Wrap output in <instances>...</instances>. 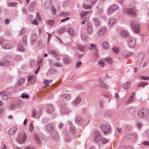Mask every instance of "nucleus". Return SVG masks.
<instances>
[{
  "instance_id": "1",
  "label": "nucleus",
  "mask_w": 149,
  "mask_h": 149,
  "mask_svg": "<svg viewBox=\"0 0 149 149\" xmlns=\"http://www.w3.org/2000/svg\"><path fill=\"white\" fill-rule=\"evenodd\" d=\"M102 133L104 134H109L111 130V126L109 124H103L100 127Z\"/></svg>"
},
{
  "instance_id": "2",
  "label": "nucleus",
  "mask_w": 149,
  "mask_h": 149,
  "mask_svg": "<svg viewBox=\"0 0 149 149\" xmlns=\"http://www.w3.org/2000/svg\"><path fill=\"white\" fill-rule=\"evenodd\" d=\"M145 56V53L143 52L139 53L135 59V63L136 65H139L143 62Z\"/></svg>"
},
{
  "instance_id": "3",
  "label": "nucleus",
  "mask_w": 149,
  "mask_h": 149,
  "mask_svg": "<svg viewBox=\"0 0 149 149\" xmlns=\"http://www.w3.org/2000/svg\"><path fill=\"white\" fill-rule=\"evenodd\" d=\"M27 136L25 133L23 132L19 134L16 139L17 141L20 144L24 143L26 140Z\"/></svg>"
},
{
  "instance_id": "4",
  "label": "nucleus",
  "mask_w": 149,
  "mask_h": 149,
  "mask_svg": "<svg viewBox=\"0 0 149 149\" xmlns=\"http://www.w3.org/2000/svg\"><path fill=\"white\" fill-rule=\"evenodd\" d=\"M102 134L99 130H96L94 132V141L98 142L102 138Z\"/></svg>"
},
{
  "instance_id": "5",
  "label": "nucleus",
  "mask_w": 149,
  "mask_h": 149,
  "mask_svg": "<svg viewBox=\"0 0 149 149\" xmlns=\"http://www.w3.org/2000/svg\"><path fill=\"white\" fill-rule=\"evenodd\" d=\"M149 114V111L145 108L140 109L138 113V116L141 118L145 117Z\"/></svg>"
},
{
  "instance_id": "6",
  "label": "nucleus",
  "mask_w": 149,
  "mask_h": 149,
  "mask_svg": "<svg viewBox=\"0 0 149 149\" xmlns=\"http://www.w3.org/2000/svg\"><path fill=\"white\" fill-rule=\"evenodd\" d=\"M1 94V96L4 100H6L8 99L11 95L12 92L10 91L8 92L7 91L0 92Z\"/></svg>"
},
{
  "instance_id": "7",
  "label": "nucleus",
  "mask_w": 149,
  "mask_h": 149,
  "mask_svg": "<svg viewBox=\"0 0 149 149\" xmlns=\"http://www.w3.org/2000/svg\"><path fill=\"white\" fill-rule=\"evenodd\" d=\"M127 44L129 47L131 48H133L136 45V42L135 38L133 37L129 38L127 41Z\"/></svg>"
},
{
  "instance_id": "8",
  "label": "nucleus",
  "mask_w": 149,
  "mask_h": 149,
  "mask_svg": "<svg viewBox=\"0 0 149 149\" xmlns=\"http://www.w3.org/2000/svg\"><path fill=\"white\" fill-rule=\"evenodd\" d=\"M131 25L132 29L135 33H138L140 32V27L139 24L132 23L131 24Z\"/></svg>"
},
{
  "instance_id": "9",
  "label": "nucleus",
  "mask_w": 149,
  "mask_h": 149,
  "mask_svg": "<svg viewBox=\"0 0 149 149\" xmlns=\"http://www.w3.org/2000/svg\"><path fill=\"white\" fill-rule=\"evenodd\" d=\"M123 11L124 12L129 15L133 16L136 15V11L133 8H124Z\"/></svg>"
},
{
  "instance_id": "10",
  "label": "nucleus",
  "mask_w": 149,
  "mask_h": 149,
  "mask_svg": "<svg viewBox=\"0 0 149 149\" xmlns=\"http://www.w3.org/2000/svg\"><path fill=\"white\" fill-rule=\"evenodd\" d=\"M118 6L116 4H114L111 6L109 8L107 12L108 14L110 15L111 14L113 11L118 9Z\"/></svg>"
},
{
  "instance_id": "11",
  "label": "nucleus",
  "mask_w": 149,
  "mask_h": 149,
  "mask_svg": "<svg viewBox=\"0 0 149 149\" xmlns=\"http://www.w3.org/2000/svg\"><path fill=\"white\" fill-rule=\"evenodd\" d=\"M36 79V76H30L28 77V81H31L30 83L31 84H33L35 82Z\"/></svg>"
},
{
  "instance_id": "12",
  "label": "nucleus",
  "mask_w": 149,
  "mask_h": 149,
  "mask_svg": "<svg viewBox=\"0 0 149 149\" xmlns=\"http://www.w3.org/2000/svg\"><path fill=\"white\" fill-rule=\"evenodd\" d=\"M106 30L105 27H102L97 31V34L98 36H102L106 32Z\"/></svg>"
},
{
  "instance_id": "13",
  "label": "nucleus",
  "mask_w": 149,
  "mask_h": 149,
  "mask_svg": "<svg viewBox=\"0 0 149 149\" xmlns=\"http://www.w3.org/2000/svg\"><path fill=\"white\" fill-rule=\"evenodd\" d=\"M17 129V127L14 126L9 130L8 132L10 135H13L16 132Z\"/></svg>"
},
{
  "instance_id": "14",
  "label": "nucleus",
  "mask_w": 149,
  "mask_h": 149,
  "mask_svg": "<svg viewBox=\"0 0 149 149\" xmlns=\"http://www.w3.org/2000/svg\"><path fill=\"white\" fill-rule=\"evenodd\" d=\"M13 45L10 43H7L4 44L2 45V47L5 49H11Z\"/></svg>"
},
{
  "instance_id": "15",
  "label": "nucleus",
  "mask_w": 149,
  "mask_h": 149,
  "mask_svg": "<svg viewBox=\"0 0 149 149\" xmlns=\"http://www.w3.org/2000/svg\"><path fill=\"white\" fill-rule=\"evenodd\" d=\"M129 33L125 30H123L121 31L120 35L122 37L127 38L129 36Z\"/></svg>"
},
{
  "instance_id": "16",
  "label": "nucleus",
  "mask_w": 149,
  "mask_h": 149,
  "mask_svg": "<svg viewBox=\"0 0 149 149\" xmlns=\"http://www.w3.org/2000/svg\"><path fill=\"white\" fill-rule=\"evenodd\" d=\"M71 98L70 95L69 94H65L62 95L61 98L63 100L67 101L70 100Z\"/></svg>"
},
{
  "instance_id": "17",
  "label": "nucleus",
  "mask_w": 149,
  "mask_h": 149,
  "mask_svg": "<svg viewBox=\"0 0 149 149\" xmlns=\"http://www.w3.org/2000/svg\"><path fill=\"white\" fill-rule=\"evenodd\" d=\"M51 136L52 138L56 140H57L59 137L58 134L56 132H54L52 133L51 135Z\"/></svg>"
},
{
  "instance_id": "18",
  "label": "nucleus",
  "mask_w": 149,
  "mask_h": 149,
  "mask_svg": "<svg viewBox=\"0 0 149 149\" xmlns=\"http://www.w3.org/2000/svg\"><path fill=\"white\" fill-rule=\"evenodd\" d=\"M36 4V2L35 1H33L30 3L29 8V11L32 12L34 10V6Z\"/></svg>"
},
{
  "instance_id": "19",
  "label": "nucleus",
  "mask_w": 149,
  "mask_h": 149,
  "mask_svg": "<svg viewBox=\"0 0 149 149\" xmlns=\"http://www.w3.org/2000/svg\"><path fill=\"white\" fill-rule=\"evenodd\" d=\"M54 110V107L52 104L48 105L47 108V111L49 113H52Z\"/></svg>"
},
{
  "instance_id": "20",
  "label": "nucleus",
  "mask_w": 149,
  "mask_h": 149,
  "mask_svg": "<svg viewBox=\"0 0 149 149\" xmlns=\"http://www.w3.org/2000/svg\"><path fill=\"white\" fill-rule=\"evenodd\" d=\"M87 32L88 33H90L93 31L92 25L90 23L88 22L87 24Z\"/></svg>"
},
{
  "instance_id": "21",
  "label": "nucleus",
  "mask_w": 149,
  "mask_h": 149,
  "mask_svg": "<svg viewBox=\"0 0 149 149\" xmlns=\"http://www.w3.org/2000/svg\"><path fill=\"white\" fill-rule=\"evenodd\" d=\"M102 48L105 49H108L109 47V44L106 41H104L102 42Z\"/></svg>"
},
{
  "instance_id": "22",
  "label": "nucleus",
  "mask_w": 149,
  "mask_h": 149,
  "mask_svg": "<svg viewBox=\"0 0 149 149\" xmlns=\"http://www.w3.org/2000/svg\"><path fill=\"white\" fill-rule=\"evenodd\" d=\"M99 85L100 86L105 89H107L108 88L107 85L102 80L99 81Z\"/></svg>"
},
{
  "instance_id": "23",
  "label": "nucleus",
  "mask_w": 149,
  "mask_h": 149,
  "mask_svg": "<svg viewBox=\"0 0 149 149\" xmlns=\"http://www.w3.org/2000/svg\"><path fill=\"white\" fill-rule=\"evenodd\" d=\"M100 25V22L98 18L94 19V25L96 27H98Z\"/></svg>"
},
{
  "instance_id": "24",
  "label": "nucleus",
  "mask_w": 149,
  "mask_h": 149,
  "mask_svg": "<svg viewBox=\"0 0 149 149\" xmlns=\"http://www.w3.org/2000/svg\"><path fill=\"white\" fill-rule=\"evenodd\" d=\"M49 53L53 55L54 56L56 55H59V53L58 51L56 50H51L49 52Z\"/></svg>"
},
{
  "instance_id": "25",
  "label": "nucleus",
  "mask_w": 149,
  "mask_h": 149,
  "mask_svg": "<svg viewBox=\"0 0 149 149\" xmlns=\"http://www.w3.org/2000/svg\"><path fill=\"white\" fill-rule=\"evenodd\" d=\"M47 130L50 132L53 131V125L51 124H48L46 125Z\"/></svg>"
},
{
  "instance_id": "26",
  "label": "nucleus",
  "mask_w": 149,
  "mask_h": 149,
  "mask_svg": "<svg viewBox=\"0 0 149 149\" xmlns=\"http://www.w3.org/2000/svg\"><path fill=\"white\" fill-rule=\"evenodd\" d=\"M116 19L115 18H112L109 20L108 25L109 26H112L115 24Z\"/></svg>"
},
{
  "instance_id": "27",
  "label": "nucleus",
  "mask_w": 149,
  "mask_h": 149,
  "mask_svg": "<svg viewBox=\"0 0 149 149\" xmlns=\"http://www.w3.org/2000/svg\"><path fill=\"white\" fill-rule=\"evenodd\" d=\"M84 122V120L81 118L80 117H78L77 118L75 122L77 124H80L83 123Z\"/></svg>"
},
{
  "instance_id": "28",
  "label": "nucleus",
  "mask_w": 149,
  "mask_h": 149,
  "mask_svg": "<svg viewBox=\"0 0 149 149\" xmlns=\"http://www.w3.org/2000/svg\"><path fill=\"white\" fill-rule=\"evenodd\" d=\"M95 52V56L97 58L98 56V49L97 46L96 45L94 44V53Z\"/></svg>"
},
{
  "instance_id": "29",
  "label": "nucleus",
  "mask_w": 149,
  "mask_h": 149,
  "mask_svg": "<svg viewBox=\"0 0 149 149\" xmlns=\"http://www.w3.org/2000/svg\"><path fill=\"white\" fill-rule=\"evenodd\" d=\"M81 100L80 97H77L73 102V103L75 104H79Z\"/></svg>"
},
{
  "instance_id": "30",
  "label": "nucleus",
  "mask_w": 149,
  "mask_h": 149,
  "mask_svg": "<svg viewBox=\"0 0 149 149\" xmlns=\"http://www.w3.org/2000/svg\"><path fill=\"white\" fill-rule=\"evenodd\" d=\"M77 48L81 52H83L85 50V46L84 45H78L77 46Z\"/></svg>"
},
{
  "instance_id": "31",
  "label": "nucleus",
  "mask_w": 149,
  "mask_h": 149,
  "mask_svg": "<svg viewBox=\"0 0 149 149\" xmlns=\"http://www.w3.org/2000/svg\"><path fill=\"white\" fill-rule=\"evenodd\" d=\"M68 31L71 36H72L74 35V31L72 28L70 27L68 29Z\"/></svg>"
},
{
  "instance_id": "32",
  "label": "nucleus",
  "mask_w": 149,
  "mask_h": 149,
  "mask_svg": "<svg viewBox=\"0 0 149 149\" xmlns=\"http://www.w3.org/2000/svg\"><path fill=\"white\" fill-rule=\"evenodd\" d=\"M131 83L130 81L127 82L124 85V88L125 89H128L130 87Z\"/></svg>"
},
{
  "instance_id": "33",
  "label": "nucleus",
  "mask_w": 149,
  "mask_h": 149,
  "mask_svg": "<svg viewBox=\"0 0 149 149\" xmlns=\"http://www.w3.org/2000/svg\"><path fill=\"white\" fill-rule=\"evenodd\" d=\"M133 54V52H130L128 54H123L122 55V56L123 58L125 59H126L128 58L130 56H132V55Z\"/></svg>"
},
{
  "instance_id": "34",
  "label": "nucleus",
  "mask_w": 149,
  "mask_h": 149,
  "mask_svg": "<svg viewBox=\"0 0 149 149\" xmlns=\"http://www.w3.org/2000/svg\"><path fill=\"white\" fill-rule=\"evenodd\" d=\"M104 59L106 62L109 64L112 63L113 62L112 58L110 57H106L104 58Z\"/></svg>"
},
{
  "instance_id": "35",
  "label": "nucleus",
  "mask_w": 149,
  "mask_h": 149,
  "mask_svg": "<svg viewBox=\"0 0 149 149\" xmlns=\"http://www.w3.org/2000/svg\"><path fill=\"white\" fill-rule=\"evenodd\" d=\"M81 38L83 41H86L87 40V36L84 33L82 34L81 35Z\"/></svg>"
},
{
  "instance_id": "36",
  "label": "nucleus",
  "mask_w": 149,
  "mask_h": 149,
  "mask_svg": "<svg viewBox=\"0 0 149 149\" xmlns=\"http://www.w3.org/2000/svg\"><path fill=\"white\" fill-rule=\"evenodd\" d=\"M18 49L19 51L20 52H23L24 51L25 49L21 44H19L18 46Z\"/></svg>"
},
{
  "instance_id": "37",
  "label": "nucleus",
  "mask_w": 149,
  "mask_h": 149,
  "mask_svg": "<svg viewBox=\"0 0 149 149\" xmlns=\"http://www.w3.org/2000/svg\"><path fill=\"white\" fill-rule=\"evenodd\" d=\"M66 30V29L64 27H62L58 30V34H61L65 32Z\"/></svg>"
},
{
  "instance_id": "38",
  "label": "nucleus",
  "mask_w": 149,
  "mask_h": 149,
  "mask_svg": "<svg viewBox=\"0 0 149 149\" xmlns=\"http://www.w3.org/2000/svg\"><path fill=\"white\" fill-rule=\"evenodd\" d=\"M70 131L73 134H75L76 132V129L74 126H71L70 128Z\"/></svg>"
},
{
  "instance_id": "39",
  "label": "nucleus",
  "mask_w": 149,
  "mask_h": 149,
  "mask_svg": "<svg viewBox=\"0 0 149 149\" xmlns=\"http://www.w3.org/2000/svg\"><path fill=\"white\" fill-rule=\"evenodd\" d=\"M25 81V79L23 78H21L19 80L18 84V86H20L22 85Z\"/></svg>"
},
{
  "instance_id": "40",
  "label": "nucleus",
  "mask_w": 149,
  "mask_h": 149,
  "mask_svg": "<svg viewBox=\"0 0 149 149\" xmlns=\"http://www.w3.org/2000/svg\"><path fill=\"white\" fill-rule=\"evenodd\" d=\"M63 60L65 63L69 64L71 62V60L68 58H63Z\"/></svg>"
},
{
  "instance_id": "41",
  "label": "nucleus",
  "mask_w": 149,
  "mask_h": 149,
  "mask_svg": "<svg viewBox=\"0 0 149 149\" xmlns=\"http://www.w3.org/2000/svg\"><path fill=\"white\" fill-rule=\"evenodd\" d=\"M17 105L16 104H12L10 106V108L12 110L16 109L17 108Z\"/></svg>"
},
{
  "instance_id": "42",
  "label": "nucleus",
  "mask_w": 149,
  "mask_h": 149,
  "mask_svg": "<svg viewBox=\"0 0 149 149\" xmlns=\"http://www.w3.org/2000/svg\"><path fill=\"white\" fill-rule=\"evenodd\" d=\"M47 24L51 26L53 25L54 23V21L53 20H48L47 21Z\"/></svg>"
},
{
  "instance_id": "43",
  "label": "nucleus",
  "mask_w": 149,
  "mask_h": 149,
  "mask_svg": "<svg viewBox=\"0 0 149 149\" xmlns=\"http://www.w3.org/2000/svg\"><path fill=\"white\" fill-rule=\"evenodd\" d=\"M98 63L103 68L104 67L105 65V62L103 60H101L99 61Z\"/></svg>"
},
{
  "instance_id": "44",
  "label": "nucleus",
  "mask_w": 149,
  "mask_h": 149,
  "mask_svg": "<svg viewBox=\"0 0 149 149\" xmlns=\"http://www.w3.org/2000/svg\"><path fill=\"white\" fill-rule=\"evenodd\" d=\"M17 3L16 2H10L8 3V5L10 7L15 6L17 4Z\"/></svg>"
},
{
  "instance_id": "45",
  "label": "nucleus",
  "mask_w": 149,
  "mask_h": 149,
  "mask_svg": "<svg viewBox=\"0 0 149 149\" xmlns=\"http://www.w3.org/2000/svg\"><path fill=\"white\" fill-rule=\"evenodd\" d=\"M36 40V35L35 34H33L31 36V41L32 42H34Z\"/></svg>"
},
{
  "instance_id": "46",
  "label": "nucleus",
  "mask_w": 149,
  "mask_h": 149,
  "mask_svg": "<svg viewBox=\"0 0 149 149\" xmlns=\"http://www.w3.org/2000/svg\"><path fill=\"white\" fill-rule=\"evenodd\" d=\"M92 7V6L88 4H84L83 6V8L86 9H89Z\"/></svg>"
},
{
  "instance_id": "47",
  "label": "nucleus",
  "mask_w": 149,
  "mask_h": 149,
  "mask_svg": "<svg viewBox=\"0 0 149 149\" xmlns=\"http://www.w3.org/2000/svg\"><path fill=\"white\" fill-rule=\"evenodd\" d=\"M60 106L61 108L63 110L64 109L65 110H66V105L65 103H60Z\"/></svg>"
},
{
  "instance_id": "48",
  "label": "nucleus",
  "mask_w": 149,
  "mask_h": 149,
  "mask_svg": "<svg viewBox=\"0 0 149 149\" xmlns=\"http://www.w3.org/2000/svg\"><path fill=\"white\" fill-rule=\"evenodd\" d=\"M147 84H148L147 83L144 82H141L139 84H138V85H137V86L138 87H144L146 85H147Z\"/></svg>"
},
{
  "instance_id": "49",
  "label": "nucleus",
  "mask_w": 149,
  "mask_h": 149,
  "mask_svg": "<svg viewBox=\"0 0 149 149\" xmlns=\"http://www.w3.org/2000/svg\"><path fill=\"white\" fill-rule=\"evenodd\" d=\"M135 100V99L131 97H130L129 98V100L127 102V104H128L130 103H132L134 102V101Z\"/></svg>"
},
{
  "instance_id": "50",
  "label": "nucleus",
  "mask_w": 149,
  "mask_h": 149,
  "mask_svg": "<svg viewBox=\"0 0 149 149\" xmlns=\"http://www.w3.org/2000/svg\"><path fill=\"white\" fill-rule=\"evenodd\" d=\"M60 15L63 17H66L69 15V14L67 12H62L60 14Z\"/></svg>"
},
{
  "instance_id": "51",
  "label": "nucleus",
  "mask_w": 149,
  "mask_h": 149,
  "mask_svg": "<svg viewBox=\"0 0 149 149\" xmlns=\"http://www.w3.org/2000/svg\"><path fill=\"white\" fill-rule=\"evenodd\" d=\"M34 127L33 126V124L32 122H31L30 123L29 128V131L30 132H32L33 130Z\"/></svg>"
},
{
  "instance_id": "52",
  "label": "nucleus",
  "mask_w": 149,
  "mask_h": 149,
  "mask_svg": "<svg viewBox=\"0 0 149 149\" xmlns=\"http://www.w3.org/2000/svg\"><path fill=\"white\" fill-rule=\"evenodd\" d=\"M21 97L23 98H28L29 97V95H28L26 93H22L21 96Z\"/></svg>"
},
{
  "instance_id": "53",
  "label": "nucleus",
  "mask_w": 149,
  "mask_h": 149,
  "mask_svg": "<svg viewBox=\"0 0 149 149\" xmlns=\"http://www.w3.org/2000/svg\"><path fill=\"white\" fill-rule=\"evenodd\" d=\"M112 51L118 54L119 51V49L116 47H114L112 48Z\"/></svg>"
},
{
  "instance_id": "54",
  "label": "nucleus",
  "mask_w": 149,
  "mask_h": 149,
  "mask_svg": "<svg viewBox=\"0 0 149 149\" xmlns=\"http://www.w3.org/2000/svg\"><path fill=\"white\" fill-rule=\"evenodd\" d=\"M49 121V119L47 118H44L41 121V122L42 124H45V123L48 122Z\"/></svg>"
},
{
  "instance_id": "55",
  "label": "nucleus",
  "mask_w": 149,
  "mask_h": 149,
  "mask_svg": "<svg viewBox=\"0 0 149 149\" xmlns=\"http://www.w3.org/2000/svg\"><path fill=\"white\" fill-rule=\"evenodd\" d=\"M101 141L102 143L105 144L108 141V140L105 138L102 137L101 140Z\"/></svg>"
},
{
  "instance_id": "56",
  "label": "nucleus",
  "mask_w": 149,
  "mask_h": 149,
  "mask_svg": "<svg viewBox=\"0 0 149 149\" xmlns=\"http://www.w3.org/2000/svg\"><path fill=\"white\" fill-rule=\"evenodd\" d=\"M51 10L52 13L54 14H55L56 13V10L54 6H52L51 7Z\"/></svg>"
},
{
  "instance_id": "57",
  "label": "nucleus",
  "mask_w": 149,
  "mask_h": 149,
  "mask_svg": "<svg viewBox=\"0 0 149 149\" xmlns=\"http://www.w3.org/2000/svg\"><path fill=\"white\" fill-rule=\"evenodd\" d=\"M22 59V57L19 55H17L15 57V59L17 61H18Z\"/></svg>"
},
{
  "instance_id": "58",
  "label": "nucleus",
  "mask_w": 149,
  "mask_h": 149,
  "mask_svg": "<svg viewBox=\"0 0 149 149\" xmlns=\"http://www.w3.org/2000/svg\"><path fill=\"white\" fill-rule=\"evenodd\" d=\"M36 62L35 61H31L30 62V65L31 67H33L36 64Z\"/></svg>"
},
{
  "instance_id": "59",
  "label": "nucleus",
  "mask_w": 149,
  "mask_h": 149,
  "mask_svg": "<svg viewBox=\"0 0 149 149\" xmlns=\"http://www.w3.org/2000/svg\"><path fill=\"white\" fill-rule=\"evenodd\" d=\"M141 79L143 80H148L149 79V77H146L145 76H141L140 77Z\"/></svg>"
},
{
  "instance_id": "60",
  "label": "nucleus",
  "mask_w": 149,
  "mask_h": 149,
  "mask_svg": "<svg viewBox=\"0 0 149 149\" xmlns=\"http://www.w3.org/2000/svg\"><path fill=\"white\" fill-rule=\"evenodd\" d=\"M54 65L55 66L58 67H60L62 66V64L61 63H60L58 62H57L55 63Z\"/></svg>"
},
{
  "instance_id": "61",
  "label": "nucleus",
  "mask_w": 149,
  "mask_h": 149,
  "mask_svg": "<svg viewBox=\"0 0 149 149\" xmlns=\"http://www.w3.org/2000/svg\"><path fill=\"white\" fill-rule=\"evenodd\" d=\"M82 65V62L81 61H79L76 63V67L77 68H79Z\"/></svg>"
},
{
  "instance_id": "62",
  "label": "nucleus",
  "mask_w": 149,
  "mask_h": 149,
  "mask_svg": "<svg viewBox=\"0 0 149 149\" xmlns=\"http://www.w3.org/2000/svg\"><path fill=\"white\" fill-rule=\"evenodd\" d=\"M48 81V80L47 79H45L44 80V83L46 86H47L49 85V83Z\"/></svg>"
},
{
  "instance_id": "63",
  "label": "nucleus",
  "mask_w": 149,
  "mask_h": 149,
  "mask_svg": "<svg viewBox=\"0 0 149 149\" xmlns=\"http://www.w3.org/2000/svg\"><path fill=\"white\" fill-rule=\"evenodd\" d=\"M88 18L87 17H84L83 19V21L81 23L82 24H84L88 20Z\"/></svg>"
},
{
  "instance_id": "64",
  "label": "nucleus",
  "mask_w": 149,
  "mask_h": 149,
  "mask_svg": "<svg viewBox=\"0 0 149 149\" xmlns=\"http://www.w3.org/2000/svg\"><path fill=\"white\" fill-rule=\"evenodd\" d=\"M26 29L25 28L23 29L20 33V35L21 36H22L25 32Z\"/></svg>"
}]
</instances>
